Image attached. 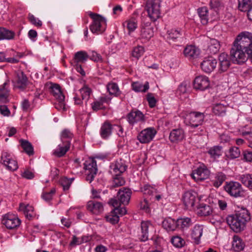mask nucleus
Returning <instances> with one entry per match:
<instances>
[{
	"mask_svg": "<svg viewBox=\"0 0 252 252\" xmlns=\"http://www.w3.org/2000/svg\"><path fill=\"white\" fill-rule=\"evenodd\" d=\"M154 230V225L150 221H142L141 223V234L139 239L141 241L145 242L149 238V231Z\"/></svg>",
	"mask_w": 252,
	"mask_h": 252,
	"instance_id": "19",
	"label": "nucleus"
},
{
	"mask_svg": "<svg viewBox=\"0 0 252 252\" xmlns=\"http://www.w3.org/2000/svg\"><path fill=\"white\" fill-rule=\"evenodd\" d=\"M127 166L124 160L119 159L112 162L110 165L109 172L112 176H119L126 169Z\"/></svg>",
	"mask_w": 252,
	"mask_h": 252,
	"instance_id": "13",
	"label": "nucleus"
},
{
	"mask_svg": "<svg viewBox=\"0 0 252 252\" xmlns=\"http://www.w3.org/2000/svg\"><path fill=\"white\" fill-rule=\"evenodd\" d=\"M219 71L220 72L227 71L231 64L230 57L228 55L225 53H221L219 56Z\"/></svg>",
	"mask_w": 252,
	"mask_h": 252,
	"instance_id": "22",
	"label": "nucleus"
},
{
	"mask_svg": "<svg viewBox=\"0 0 252 252\" xmlns=\"http://www.w3.org/2000/svg\"><path fill=\"white\" fill-rule=\"evenodd\" d=\"M232 62L241 64L250 59L252 62V33L243 32L236 37L230 50Z\"/></svg>",
	"mask_w": 252,
	"mask_h": 252,
	"instance_id": "1",
	"label": "nucleus"
},
{
	"mask_svg": "<svg viewBox=\"0 0 252 252\" xmlns=\"http://www.w3.org/2000/svg\"><path fill=\"white\" fill-rule=\"evenodd\" d=\"M56 190L52 189L49 192H44L42 194V198L46 202H50L53 198L54 194L55 193Z\"/></svg>",
	"mask_w": 252,
	"mask_h": 252,
	"instance_id": "58",
	"label": "nucleus"
},
{
	"mask_svg": "<svg viewBox=\"0 0 252 252\" xmlns=\"http://www.w3.org/2000/svg\"><path fill=\"white\" fill-rule=\"evenodd\" d=\"M73 137V133L67 129L63 130L61 134V141H68L71 144V141Z\"/></svg>",
	"mask_w": 252,
	"mask_h": 252,
	"instance_id": "51",
	"label": "nucleus"
},
{
	"mask_svg": "<svg viewBox=\"0 0 252 252\" xmlns=\"http://www.w3.org/2000/svg\"><path fill=\"white\" fill-rule=\"evenodd\" d=\"M106 219L107 221L111 223L112 224H116L118 222L119 220V216L114 211H112L111 213L106 217Z\"/></svg>",
	"mask_w": 252,
	"mask_h": 252,
	"instance_id": "56",
	"label": "nucleus"
},
{
	"mask_svg": "<svg viewBox=\"0 0 252 252\" xmlns=\"http://www.w3.org/2000/svg\"><path fill=\"white\" fill-rule=\"evenodd\" d=\"M140 208L146 213H150V208L149 207V203L146 199H144L141 202Z\"/></svg>",
	"mask_w": 252,
	"mask_h": 252,
	"instance_id": "64",
	"label": "nucleus"
},
{
	"mask_svg": "<svg viewBox=\"0 0 252 252\" xmlns=\"http://www.w3.org/2000/svg\"><path fill=\"white\" fill-rule=\"evenodd\" d=\"M154 35V28L150 23L141 25L139 39L142 42L148 41Z\"/></svg>",
	"mask_w": 252,
	"mask_h": 252,
	"instance_id": "12",
	"label": "nucleus"
},
{
	"mask_svg": "<svg viewBox=\"0 0 252 252\" xmlns=\"http://www.w3.org/2000/svg\"><path fill=\"white\" fill-rule=\"evenodd\" d=\"M238 7L242 11H248L252 6V0H238Z\"/></svg>",
	"mask_w": 252,
	"mask_h": 252,
	"instance_id": "48",
	"label": "nucleus"
},
{
	"mask_svg": "<svg viewBox=\"0 0 252 252\" xmlns=\"http://www.w3.org/2000/svg\"><path fill=\"white\" fill-rule=\"evenodd\" d=\"M89 16L93 20L90 29L93 33L100 34L104 32L106 28V20L101 16L90 12Z\"/></svg>",
	"mask_w": 252,
	"mask_h": 252,
	"instance_id": "4",
	"label": "nucleus"
},
{
	"mask_svg": "<svg viewBox=\"0 0 252 252\" xmlns=\"http://www.w3.org/2000/svg\"><path fill=\"white\" fill-rule=\"evenodd\" d=\"M113 125L106 121L101 126L100 129V135L103 139H107L112 134Z\"/></svg>",
	"mask_w": 252,
	"mask_h": 252,
	"instance_id": "29",
	"label": "nucleus"
},
{
	"mask_svg": "<svg viewBox=\"0 0 252 252\" xmlns=\"http://www.w3.org/2000/svg\"><path fill=\"white\" fill-rule=\"evenodd\" d=\"M88 210L93 214L98 215L103 211V204L94 200H90L87 203Z\"/></svg>",
	"mask_w": 252,
	"mask_h": 252,
	"instance_id": "27",
	"label": "nucleus"
},
{
	"mask_svg": "<svg viewBox=\"0 0 252 252\" xmlns=\"http://www.w3.org/2000/svg\"><path fill=\"white\" fill-rule=\"evenodd\" d=\"M1 223L7 229H13L20 226L21 220L16 215L8 213L3 217Z\"/></svg>",
	"mask_w": 252,
	"mask_h": 252,
	"instance_id": "11",
	"label": "nucleus"
},
{
	"mask_svg": "<svg viewBox=\"0 0 252 252\" xmlns=\"http://www.w3.org/2000/svg\"><path fill=\"white\" fill-rule=\"evenodd\" d=\"M199 200L197 193L193 191H187L183 196V203L188 209L193 208L198 203Z\"/></svg>",
	"mask_w": 252,
	"mask_h": 252,
	"instance_id": "9",
	"label": "nucleus"
},
{
	"mask_svg": "<svg viewBox=\"0 0 252 252\" xmlns=\"http://www.w3.org/2000/svg\"><path fill=\"white\" fill-rule=\"evenodd\" d=\"M141 189L144 194L154 195L155 193H157V189L148 185H144L141 188Z\"/></svg>",
	"mask_w": 252,
	"mask_h": 252,
	"instance_id": "54",
	"label": "nucleus"
},
{
	"mask_svg": "<svg viewBox=\"0 0 252 252\" xmlns=\"http://www.w3.org/2000/svg\"><path fill=\"white\" fill-rule=\"evenodd\" d=\"M226 180V175L222 172H216L212 178L211 183L216 188H218L222 185Z\"/></svg>",
	"mask_w": 252,
	"mask_h": 252,
	"instance_id": "28",
	"label": "nucleus"
},
{
	"mask_svg": "<svg viewBox=\"0 0 252 252\" xmlns=\"http://www.w3.org/2000/svg\"><path fill=\"white\" fill-rule=\"evenodd\" d=\"M111 101V98L107 96H101L95 99L91 103V107L93 111H97L99 110H105L107 108Z\"/></svg>",
	"mask_w": 252,
	"mask_h": 252,
	"instance_id": "15",
	"label": "nucleus"
},
{
	"mask_svg": "<svg viewBox=\"0 0 252 252\" xmlns=\"http://www.w3.org/2000/svg\"><path fill=\"white\" fill-rule=\"evenodd\" d=\"M171 242L174 247L178 248H182L186 243L184 239L178 235L173 236Z\"/></svg>",
	"mask_w": 252,
	"mask_h": 252,
	"instance_id": "50",
	"label": "nucleus"
},
{
	"mask_svg": "<svg viewBox=\"0 0 252 252\" xmlns=\"http://www.w3.org/2000/svg\"><path fill=\"white\" fill-rule=\"evenodd\" d=\"M162 226L168 231H174L177 228V220L168 218L162 221Z\"/></svg>",
	"mask_w": 252,
	"mask_h": 252,
	"instance_id": "37",
	"label": "nucleus"
},
{
	"mask_svg": "<svg viewBox=\"0 0 252 252\" xmlns=\"http://www.w3.org/2000/svg\"><path fill=\"white\" fill-rule=\"evenodd\" d=\"M224 189L231 196L235 197L244 196V190L241 185L237 182L226 183Z\"/></svg>",
	"mask_w": 252,
	"mask_h": 252,
	"instance_id": "7",
	"label": "nucleus"
},
{
	"mask_svg": "<svg viewBox=\"0 0 252 252\" xmlns=\"http://www.w3.org/2000/svg\"><path fill=\"white\" fill-rule=\"evenodd\" d=\"M144 47L142 46H137L134 47L132 52V57L139 59L144 53Z\"/></svg>",
	"mask_w": 252,
	"mask_h": 252,
	"instance_id": "55",
	"label": "nucleus"
},
{
	"mask_svg": "<svg viewBox=\"0 0 252 252\" xmlns=\"http://www.w3.org/2000/svg\"><path fill=\"white\" fill-rule=\"evenodd\" d=\"M240 155V151L237 147H232L230 148L226 154V156L230 159H234L239 157Z\"/></svg>",
	"mask_w": 252,
	"mask_h": 252,
	"instance_id": "52",
	"label": "nucleus"
},
{
	"mask_svg": "<svg viewBox=\"0 0 252 252\" xmlns=\"http://www.w3.org/2000/svg\"><path fill=\"white\" fill-rule=\"evenodd\" d=\"M249 219V215L247 212L243 211L229 215L226 218V221L233 231L239 232L244 229L246 222Z\"/></svg>",
	"mask_w": 252,
	"mask_h": 252,
	"instance_id": "2",
	"label": "nucleus"
},
{
	"mask_svg": "<svg viewBox=\"0 0 252 252\" xmlns=\"http://www.w3.org/2000/svg\"><path fill=\"white\" fill-rule=\"evenodd\" d=\"M74 58L77 63H84L89 59V54L85 51H78L75 54Z\"/></svg>",
	"mask_w": 252,
	"mask_h": 252,
	"instance_id": "47",
	"label": "nucleus"
},
{
	"mask_svg": "<svg viewBox=\"0 0 252 252\" xmlns=\"http://www.w3.org/2000/svg\"><path fill=\"white\" fill-rule=\"evenodd\" d=\"M198 15L200 21L203 25H206L209 20L208 9L206 6L201 7L197 9Z\"/></svg>",
	"mask_w": 252,
	"mask_h": 252,
	"instance_id": "35",
	"label": "nucleus"
},
{
	"mask_svg": "<svg viewBox=\"0 0 252 252\" xmlns=\"http://www.w3.org/2000/svg\"><path fill=\"white\" fill-rule=\"evenodd\" d=\"M73 178L68 179L66 177L62 178L60 183L63 188V190H67L69 189Z\"/></svg>",
	"mask_w": 252,
	"mask_h": 252,
	"instance_id": "57",
	"label": "nucleus"
},
{
	"mask_svg": "<svg viewBox=\"0 0 252 252\" xmlns=\"http://www.w3.org/2000/svg\"><path fill=\"white\" fill-rule=\"evenodd\" d=\"M213 111L216 115H222L226 112V107L221 104H217L214 106Z\"/></svg>",
	"mask_w": 252,
	"mask_h": 252,
	"instance_id": "53",
	"label": "nucleus"
},
{
	"mask_svg": "<svg viewBox=\"0 0 252 252\" xmlns=\"http://www.w3.org/2000/svg\"><path fill=\"white\" fill-rule=\"evenodd\" d=\"M9 81L7 80L0 86V103H6L9 102L8 96Z\"/></svg>",
	"mask_w": 252,
	"mask_h": 252,
	"instance_id": "25",
	"label": "nucleus"
},
{
	"mask_svg": "<svg viewBox=\"0 0 252 252\" xmlns=\"http://www.w3.org/2000/svg\"><path fill=\"white\" fill-rule=\"evenodd\" d=\"M186 125L192 128H196L203 124L205 115L204 113L198 111L187 112L182 116Z\"/></svg>",
	"mask_w": 252,
	"mask_h": 252,
	"instance_id": "3",
	"label": "nucleus"
},
{
	"mask_svg": "<svg viewBox=\"0 0 252 252\" xmlns=\"http://www.w3.org/2000/svg\"><path fill=\"white\" fill-rule=\"evenodd\" d=\"M15 36V33L4 28H0V40H11Z\"/></svg>",
	"mask_w": 252,
	"mask_h": 252,
	"instance_id": "43",
	"label": "nucleus"
},
{
	"mask_svg": "<svg viewBox=\"0 0 252 252\" xmlns=\"http://www.w3.org/2000/svg\"><path fill=\"white\" fill-rule=\"evenodd\" d=\"M127 120L131 126L138 123H143L145 121L144 114L139 110L132 111L127 115Z\"/></svg>",
	"mask_w": 252,
	"mask_h": 252,
	"instance_id": "17",
	"label": "nucleus"
},
{
	"mask_svg": "<svg viewBox=\"0 0 252 252\" xmlns=\"http://www.w3.org/2000/svg\"><path fill=\"white\" fill-rule=\"evenodd\" d=\"M49 89L50 93L57 100L64 99V96L63 94L59 85L51 83L49 87Z\"/></svg>",
	"mask_w": 252,
	"mask_h": 252,
	"instance_id": "32",
	"label": "nucleus"
},
{
	"mask_svg": "<svg viewBox=\"0 0 252 252\" xmlns=\"http://www.w3.org/2000/svg\"><path fill=\"white\" fill-rule=\"evenodd\" d=\"M107 90L111 95L118 96L121 94V91L118 85L115 83H109L107 86Z\"/></svg>",
	"mask_w": 252,
	"mask_h": 252,
	"instance_id": "45",
	"label": "nucleus"
},
{
	"mask_svg": "<svg viewBox=\"0 0 252 252\" xmlns=\"http://www.w3.org/2000/svg\"><path fill=\"white\" fill-rule=\"evenodd\" d=\"M212 213V209L208 205L201 203L197 207V214L201 216H208L210 215Z\"/></svg>",
	"mask_w": 252,
	"mask_h": 252,
	"instance_id": "41",
	"label": "nucleus"
},
{
	"mask_svg": "<svg viewBox=\"0 0 252 252\" xmlns=\"http://www.w3.org/2000/svg\"><path fill=\"white\" fill-rule=\"evenodd\" d=\"M131 194V191L129 189L124 188L123 189H120L118 192V199L119 203H122L124 205L128 203Z\"/></svg>",
	"mask_w": 252,
	"mask_h": 252,
	"instance_id": "24",
	"label": "nucleus"
},
{
	"mask_svg": "<svg viewBox=\"0 0 252 252\" xmlns=\"http://www.w3.org/2000/svg\"><path fill=\"white\" fill-rule=\"evenodd\" d=\"M182 35V33L180 30L171 29L167 32V39L169 41H176Z\"/></svg>",
	"mask_w": 252,
	"mask_h": 252,
	"instance_id": "42",
	"label": "nucleus"
},
{
	"mask_svg": "<svg viewBox=\"0 0 252 252\" xmlns=\"http://www.w3.org/2000/svg\"><path fill=\"white\" fill-rule=\"evenodd\" d=\"M160 0H148L146 9L148 16L153 21H156L160 16Z\"/></svg>",
	"mask_w": 252,
	"mask_h": 252,
	"instance_id": "5",
	"label": "nucleus"
},
{
	"mask_svg": "<svg viewBox=\"0 0 252 252\" xmlns=\"http://www.w3.org/2000/svg\"><path fill=\"white\" fill-rule=\"evenodd\" d=\"M237 179L249 189L252 190V174H244L237 176Z\"/></svg>",
	"mask_w": 252,
	"mask_h": 252,
	"instance_id": "31",
	"label": "nucleus"
},
{
	"mask_svg": "<svg viewBox=\"0 0 252 252\" xmlns=\"http://www.w3.org/2000/svg\"><path fill=\"white\" fill-rule=\"evenodd\" d=\"M123 26L128 30V33L130 34L137 28V20L133 17H130L123 23Z\"/></svg>",
	"mask_w": 252,
	"mask_h": 252,
	"instance_id": "38",
	"label": "nucleus"
},
{
	"mask_svg": "<svg viewBox=\"0 0 252 252\" xmlns=\"http://www.w3.org/2000/svg\"><path fill=\"white\" fill-rule=\"evenodd\" d=\"M188 88V83L186 82H183L179 86L177 92L180 94H184L187 92Z\"/></svg>",
	"mask_w": 252,
	"mask_h": 252,
	"instance_id": "63",
	"label": "nucleus"
},
{
	"mask_svg": "<svg viewBox=\"0 0 252 252\" xmlns=\"http://www.w3.org/2000/svg\"><path fill=\"white\" fill-rule=\"evenodd\" d=\"M20 142L22 148L27 154L30 156L33 154V148L30 142L23 139L20 140Z\"/></svg>",
	"mask_w": 252,
	"mask_h": 252,
	"instance_id": "44",
	"label": "nucleus"
},
{
	"mask_svg": "<svg viewBox=\"0 0 252 252\" xmlns=\"http://www.w3.org/2000/svg\"><path fill=\"white\" fill-rule=\"evenodd\" d=\"M222 153V147L219 146H215L211 147L208 151V153L211 157L216 159L220 157Z\"/></svg>",
	"mask_w": 252,
	"mask_h": 252,
	"instance_id": "46",
	"label": "nucleus"
},
{
	"mask_svg": "<svg viewBox=\"0 0 252 252\" xmlns=\"http://www.w3.org/2000/svg\"><path fill=\"white\" fill-rule=\"evenodd\" d=\"M185 132L182 128L173 129L169 135V139L172 142H176L183 140L185 138Z\"/></svg>",
	"mask_w": 252,
	"mask_h": 252,
	"instance_id": "30",
	"label": "nucleus"
},
{
	"mask_svg": "<svg viewBox=\"0 0 252 252\" xmlns=\"http://www.w3.org/2000/svg\"><path fill=\"white\" fill-rule=\"evenodd\" d=\"M244 243L242 239L238 235H234L232 241V249L236 252H239L243 250Z\"/></svg>",
	"mask_w": 252,
	"mask_h": 252,
	"instance_id": "34",
	"label": "nucleus"
},
{
	"mask_svg": "<svg viewBox=\"0 0 252 252\" xmlns=\"http://www.w3.org/2000/svg\"><path fill=\"white\" fill-rule=\"evenodd\" d=\"M132 87L133 90L136 92H145L149 88L148 82H146L144 85L137 82H134L132 83Z\"/></svg>",
	"mask_w": 252,
	"mask_h": 252,
	"instance_id": "49",
	"label": "nucleus"
},
{
	"mask_svg": "<svg viewBox=\"0 0 252 252\" xmlns=\"http://www.w3.org/2000/svg\"><path fill=\"white\" fill-rule=\"evenodd\" d=\"M64 100H57V102L55 104V107L57 109L60 111H66V108Z\"/></svg>",
	"mask_w": 252,
	"mask_h": 252,
	"instance_id": "62",
	"label": "nucleus"
},
{
	"mask_svg": "<svg viewBox=\"0 0 252 252\" xmlns=\"http://www.w3.org/2000/svg\"><path fill=\"white\" fill-rule=\"evenodd\" d=\"M109 203L112 205L115 208L113 211L117 215L123 216L126 213V210L125 207H121L119 206L122 204L118 202L116 199H111Z\"/></svg>",
	"mask_w": 252,
	"mask_h": 252,
	"instance_id": "36",
	"label": "nucleus"
},
{
	"mask_svg": "<svg viewBox=\"0 0 252 252\" xmlns=\"http://www.w3.org/2000/svg\"><path fill=\"white\" fill-rule=\"evenodd\" d=\"M184 54L188 60H192L198 57L200 54V50L195 46L188 45L185 48Z\"/></svg>",
	"mask_w": 252,
	"mask_h": 252,
	"instance_id": "23",
	"label": "nucleus"
},
{
	"mask_svg": "<svg viewBox=\"0 0 252 252\" xmlns=\"http://www.w3.org/2000/svg\"><path fill=\"white\" fill-rule=\"evenodd\" d=\"M28 19L30 22L35 26L37 27H41L42 25V22L38 18H36L33 15L29 14Z\"/></svg>",
	"mask_w": 252,
	"mask_h": 252,
	"instance_id": "60",
	"label": "nucleus"
},
{
	"mask_svg": "<svg viewBox=\"0 0 252 252\" xmlns=\"http://www.w3.org/2000/svg\"><path fill=\"white\" fill-rule=\"evenodd\" d=\"M210 175V171L205 166H200L194 170L191 175L196 181H201L207 179Z\"/></svg>",
	"mask_w": 252,
	"mask_h": 252,
	"instance_id": "18",
	"label": "nucleus"
},
{
	"mask_svg": "<svg viewBox=\"0 0 252 252\" xmlns=\"http://www.w3.org/2000/svg\"><path fill=\"white\" fill-rule=\"evenodd\" d=\"M113 176V186L115 187H120L124 185L125 183V181L123 178L119 176Z\"/></svg>",
	"mask_w": 252,
	"mask_h": 252,
	"instance_id": "59",
	"label": "nucleus"
},
{
	"mask_svg": "<svg viewBox=\"0 0 252 252\" xmlns=\"http://www.w3.org/2000/svg\"><path fill=\"white\" fill-rule=\"evenodd\" d=\"M13 83L14 88L24 91L28 85L29 81L26 74L22 71L18 70L16 72L15 80Z\"/></svg>",
	"mask_w": 252,
	"mask_h": 252,
	"instance_id": "14",
	"label": "nucleus"
},
{
	"mask_svg": "<svg viewBox=\"0 0 252 252\" xmlns=\"http://www.w3.org/2000/svg\"><path fill=\"white\" fill-rule=\"evenodd\" d=\"M84 168L86 176V179L91 183L97 172L96 162L93 158H89L84 163Z\"/></svg>",
	"mask_w": 252,
	"mask_h": 252,
	"instance_id": "6",
	"label": "nucleus"
},
{
	"mask_svg": "<svg viewBox=\"0 0 252 252\" xmlns=\"http://www.w3.org/2000/svg\"><path fill=\"white\" fill-rule=\"evenodd\" d=\"M71 144L68 141H61L57 148L54 150L53 154L57 157H62L69 151Z\"/></svg>",
	"mask_w": 252,
	"mask_h": 252,
	"instance_id": "21",
	"label": "nucleus"
},
{
	"mask_svg": "<svg viewBox=\"0 0 252 252\" xmlns=\"http://www.w3.org/2000/svg\"><path fill=\"white\" fill-rule=\"evenodd\" d=\"M156 134V129L153 127H149L142 130L137 137L141 143L146 144L152 141Z\"/></svg>",
	"mask_w": 252,
	"mask_h": 252,
	"instance_id": "10",
	"label": "nucleus"
},
{
	"mask_svg": "<svg viewBox=\"0 0 252 252\" xmlns=\"http://www.w3.org/2000/svg\"><path fill=\"white\" fill-rule=\"evenodd\" d=\"M177 228L182 230H186L189 228L193 223L192 220L189 218H180L177 220Z\"/></svg>",
	"mask_w": 252,
	"mask_h": 252,
	"instance_id": "39",
	"label": "nucleus"
},
{
	"mask_svg": "<svg viewBox=\"0 0 252 252\" xmlns=\"http://www.w3.org/2000/svg\"><path fill=\"white\" fill-rule=\"evenodd\" d=\"M80 96H81L82 100H84L85 105L90 97V95L92 93V90L87 85H84L82 88L79 90Z\"/></svg>",
	"mask_w": 252,
	"mask_h": 252,
	"instance_id": "40",
	"label": "nucleus"
},
{
	"mask_svg": "<svg viewBox=\"0 0 252 252\" xmlns=\"http://www.w3.org/2000/svg\"><path fill=\"white\" fill-rule=\"evenodd\" d=\"M203 226L198 224H195L191 232V237L196 244L200 243V238L203 234Z\"/></svg>",
	"mask_w": 252,
	"mask_h": 252,
	"instance_id": "26",
	"label": "nucleus"
},
{
	"mask_svg": "<svg viewBox=\"0 0 252 252\" xmlns=\"http://www.w3.org/2000/svg\"><path fill=\"white\" fill-rule=\"evenodd\" d=\"M217 61L212 57L205 58L200 64L201 69L207 73L212 72L216 68Z\"/></svg>",
	"mask_w": 252,
	"mask_h": 252,
	"instance_id": "16",
	"label": "nucleus"
},
{
	"mask_svg": "<svg viewBox=\"0 0 252 252\" xmlns=\"http://www.w3.org/2000/svg\"><path fill=\"white\" fill-rule=\"evenodd\" d=\"M210 86L209 78L204 75H200L195 78L193 82V87L196 90L204 91Z\"/></svg>",
	"mask_w": 252,
	"mask_h": 252,
	"instance_id": "20",
	"label": "nucleus"
},
{
	"mask_svg": "<svg viewBox=\"0 0 252 252\" xmlns=\"http://www.w3.org/2000/svg\"><path fill=\"white\" fill-rule=\"evenodd\" d=\"M89 58L94 62H102V58L101 55L94 51L90 52L89 55Z\"/></svg>",
	"mask_w": 252,
	"mask_h": 252,
	"instance_id": "61",
	"label": "nucleus"
},
{
	"mask_svg": "<svg viewBox=\"0 0 252 252\" xmlns=\"http://www.w3.org/2000/svg\"><path fill=\"white\" fill-rule=\"evenodd\" d=\"M220 44L216 39H210L208 41V51L210 54H215L218 53L220 49Z\"/></svg>",
	"mask_w": 252,
	"mask_h": 252,
	"instance_id": "33",
	"label": "nucleus"
},
{
	"mask_svg": "<svg viewBox=\"0 0 252 252\" xmlns=\"http://www.w3.org/2000/svg\"><path fill=\"white\" fill-rule=\"evenodd\" d=\"M0 163L3 164L7 169L10 171H15L18 168V163L12 155L6 151L1 153Z\"/></svg>",
	"mask_w": 252,
	"mask_h": 252,
	"instance_id": "8",
	"label": "nucleus"
}]
</instances>
